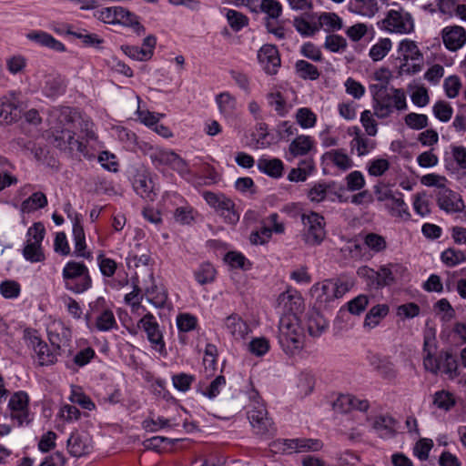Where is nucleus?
<instances>
[{
	"mask_svg": "<svg viewBox=\"0 0 466 466\" xmlns=\"http://www.w3.org/2000/svg\"><path fill=\"white\" fill-rule=\"evenodd\" d=\"M215 102L219 113L225 118H231L235 116L238 108L237 99L228 92H222L216 96Z\"/></svg>",
	"mask_w": 466,
	"mask_h": 466,
	"instance_id": "31",
	"label": "nucleus"
},
{
	"mask_svg": "<svg viewBox=\"0 0 466 466\" xmlns=\"http://www.w3.org/2000/svg\"><path fill=\"white\" fill-rule=\"evenodd\" d=\"M226 17L230 27L236 32L248 24V18L245 15L233 9L227 10Z\"/></svg>",
	"mask_w": 466,
	"mask_h": 466,
	"instance_id": "58",
	"label": "nucleus"
},
{
	"mask_svg": "<svg viewBox=\"0 0 466 466\" xmlns=\"http://www.w3.org/2000/svg\"><path fill=\"white\" fill-rule=\"evenodd\" d=\"M293 25L297 32L305 37L313 36L319 32L318 22L311 23L303 16L294 17Z\"/></svg>",
	"mask_w": 466,
	"mask_h": 466,
	"instance_id": "49",
	"label": "nucleus"
},
{
	"mask_svg": "<svg viewBox=\"0 0 466 466\" xmlns=\"http://www.w3.org/2000/svg\"><path fill=\"white\" fill-rule=\"evenodd\" d=\"M373 116H375L374 112L368 109L360 114V123L370 137H375L378 133V124Z\"/></svg>",
	"mask_w": 466,
	"mask_h": 466,
	"instance_id": "60",
	"label": "nucleus"
},
{
	"mask_svg": "<svg viewBox=\"0 0 466 466\" xmlns=\"http://www.w3.org/2000/svg\"><path fill=\"white\" fill-rule=\"evenodd\" d=\"M318 29L327 33L337 32L343 28V20L336 13L323 12L318 15Z\"/></svg>",
	"mask_w": 466,
	"mask_h": 466,
	"instance_id": "32",
	"label": "nucleus"
},
{
	"mask_svg": "<svg viewBox=\"0 0 466 466\" xmlns=\"http://www.w3.org/2000/svg\"><path fill=\"white\" fill-rule=\"evenodd\" d=\"M248 394L250 404L247 414L254 433L260 436H272L276 432V427L268 417L258 392L251 389Z\"/></svg>",
	"mask_w": 466,
	"mask_h": 466,
	"instance_id": "3",
	"label": "nucleus"
},
{
	"mask_svg": "<svg viewBox=\"0 0 466 466\" xmlns=\"http://www.w3.org/2000/svg\"><path fill=\"white\" fill-rule=\"evenodd\" d=\"M96 327L99 331L106 332L117 329V322L111 309H104L96 319Z\"/></svg>",
	"mask_w": 466,
	"mask_h": 466,
	"instance_id": "47",
	"label": "nucleus"
},
{
	"mask_svg": "<svg viewBox=\"0 0 466 466\" xmlns=\"http://www.w3.org/2000/svg\"><path fill=\"white\" fill-rule=\"evenodd\" d=\"M156 45V36L149 35L144 39L142 46H126L122 48L130 58L137 61H147L152 57Z\"/></svg>",
	"mask_w": 466,
	"mask_h": 466,
	"instance_id": "17",
	"label": "nucleus"
},
{
	"mask_svg": "<svg viewBox=\"0 0 466 466\" xmlns=\"http://www.w3.org/2000/svg\"><path fill=\"white\" fill-rule=\"evenodd\" d=\"M260 11L267 15L266 19H278L282 15V5L278 0H261Z\"/></svg>",
	"mask_w": 466,
	"mask_h": 466,
	"instance_id": "52",
	"label": "nucleus"
},
{
	"mask_svg": "<svg viewBox=\"0 0 466 466\" xmlns=\"http://www.w3.org/2000/svg\"><path fill=\"white\" fill-rule=\"evenodd\" d=\"M178 426V423L172 422L171 420L163 417H157V419H147L143 421V428L147 431L155 432L160 429L165 428H175Z\"/></svg>",
	"mask_w": 466,
	"mask_h": 466,
	"instance_id": "56",
	"label": "nucleus"
},
{
	"mask_svg": "<svg viewBox=\"0 0 466 466\" xmlns=\"http://www.w3.org/2000/svg\"><path fill=\"white\" fill-rule=\"evenodd\" d=\"M258 169L272 178H279L283 175L284 164L279 158L261 157L257 161Z\"/></svg>",
	"mask_w": 466,
	"mask_h": 466,
	"instance_id": "27",
	"label": "nucleus"
},
{
	"mask_svg": "<svg viewBox=\"0 0 466 466\" xmlns=\"http://www.w3.org/2000/svg\"><path fill=\"white\" fill-rule=\"evenodd\" d=\"M329 327V321L324 316L317 311L311 310L307 317V329L310 336H320Z\"/></svg>",
	"mask_w": 466,
	"mask_h": 466,
	"instance_id": "34",
	"label": "nucleus"
},
{
	"mask_svg": "<svg viewBox=\"0 0 466 466\" xmlns=\"http://www.w3.org/2000/svg\"><path fill=\"white\" fill-rule=\"evenodd\" d=\"M26 37L30 41L35 42L41 46L50 48L56 52H64L66 50V46L62 42L56 40L50 34L45 31H31L26 35Z\"/></svg>",
	"mask_w": 466,
	"mask_h": 466,
	"instance_id": "26",
	"label": "nucleus"
},
{
	"mask_svg": "<svg viewBox=\"0 0 466 466\" xmlns=\"http://www.w3.org/2000/svg\"><path fill=\"white\" fill-rule=\"evenodd\" d=\"M36 77L38 88L46 97L55 99L66 92V84L61 76L39 73Z\"/></svg>",
	"mask_w": 466,
	"mask_h": 466,
	"instance_id": "12",
	"label": "nucleus"
},
{
	"mask_svg": "<svg viewBox=\"0 0 466 466\" xmlns=\"http://www.w3.org/2000/svg\"><path fill=\"white\" fill-rule=\"evenodd\" d=\"M67 450L73 457H82L88 454L92 450L89 436L84 432H72L67 440Z\"/></svg>",
	"mask_w": 466,
	"mask_h": 466,
	"instance_id": "20",
	"label": "nucleus"
},
{
	"mask_svg": "<svg viewBox=\"0 0 466 466\" xmlns=\"http://www.w3.org/2000/svg\"><path fill=\"white\" fill-rule=\"evenodd\" d=\"M297 123L304 129L311 128L316 125L317 116L309 107H300L295 116Z\"/></svg>",
	"mask_w": 466,
	"mask_h": 466,
	"instance_id": "51",
	"label": "nucleus"
},
{
	"mask_svg": "<svg viewBox=\"0 0 466 466\" xmlns=\"http://www.w3.org/2000/svg\"><path fill=\"white\" fill-rule=\"evenodd\" d=\"M391 41L390 38H381L377 44L370 49V56L373 61H380L384 58L391 49Z\"/></svg>",
	"mask_w": 466,
	"mask_h": 466,
	"instance_id": "53",
	"label": "nucleus"
},
{
	"mask_svg": "<svg viewBox=\"0 0 466 466\" xmlns=\"http://www.w3.org/2000/svg\"><path fill=\"white\" fill-rule=\"evenodd\" d=\"M445 47L450 51H457L466 43V30L460 25L446 26L441 31Z\"/></svg>",
	"mask_w": 466,
	"mask_h": 466,
	"instance_id": "18",
	"label": "nucleus"
},
{
	"mask_svg": "<svg viewBox=\"0 0 466 466\" xmlns=\"http://www.w3.org/2000/svg\"><path fill=\"white\" fill-rule=\"evenodd\" d=\"M350 146L352 149H356L359 157H362L372 151L376 147L377 143L375 140L362 135L359 127H355V137L351 140Z\"/></svg>",
	"mask_w": 466,
	"mask_h": 466,
	"instance_id": "36",
	"label": "nucleus"
},
{
	"mask_svg": "<svg viewBox=\"0 0 466 466\" xmlns=\"http://www.w3.org/2000/svg\"><path fill=\"white\" fill-rule=\"evenodd\" d=\"M295 70L302 79L316 80L320 75L316 66L305 60H298L295 64Z\"/></svg>",
	"mask_w": 466,
	"mask_h": 466,
	"instance_id": "48",
	"label": "nucleus"
},
{
	"mask_svg": "<svg viewBox=\"0 0 466 466\" xmlns=\"http://www.w3.org/2000/svg\"><path fill=\"white\" fill-rule=\"evenodd\" d=\"M410 279L408 268L400 263H389L379 268L377 289Z\"/></svg>",
	"mask_w": 466,
	"mask_h": 466,
	"instance_id": "11",
	"label": "nucleus"
},
{
	"mask_svg": "<svg viewBox=\"0 0 466 466\" xmlns=\"http://www.w3.org/2000/svg\"><path fill=\"white\" fill-rule=\"evenodd\" d=\"M267 99L268 102V105L273 107V109L276 111V113L280 116H284L289 112V106L287 104L286 99L281 95V93H270L267 96Z\"/></svg>",
	"mask_w": 466,
	"mask_h": 466,
	"instance_id": "54",
	"label": "nucleus"
},
{
	"mask_svg": "<svg viewBox=\"0 0 466 466\" xmlns=\"http://www.w3.org/2000/svg\"><path fill=\"white\" fill-rule=\"evenodd\" d=\"M438 205L446 212H458L463 208L461 200L458 199L456 193L442 187L438 193Z\"/></svg>",
	"mask_w": 466,
	"mask_h": 466,
	"instance_id": "28",
	"label": "nucleus"
},
{
	"mask_svg": "<svg viewBox=\"0 0 466 466\" xmlns=\"http://www.w3.org/2000/svg\"><path fill=\"white\" fill-rule=\"evenodd\" d=\"M216 269L210 263H203L195 272V279L200 285L214 281Z\"/></svg>",
	"mask_w": 466,
	"mask_h": 466,
	"instance_id": "57",
	"label": "nucleus"
},
{
	"mask_svg": "<svg viewBox=\"0 0 466 466\" xmlns=\"http://www.w3.org/2000/svg\"><path fill=\"white\" fill-rule=\"evenodd\" d=\"M48 339L53 348L59 352L62 347L68 345L70 332L63 325H55L48 329Z\"/></svg>",
	"mask_w": 466,
	"mask_h": 466,
	"instance_id": "35",
	"label": "nucleus"
},
{
	"mask_svg": "<svg viewBox=\"0 0 466 466\" xmlns=\"http://www.w3.org/2000/svg\"><path fill=\"white\" fill-rule=\"evenodd\" d=\"M195 381V376L187 373H178L172 377L173 386L181 392H187L192 383Z\"/></svg>",
	"mask_w": 466,
	"mask_h": 466,
	"instance_id": "63",
	"label": "nucleus"
},
{
	"mask_svg": "<svg viewBox=\"0 0 466 466\" xmlns=\"http://www.w3.org/2000/svg\"><path fill=\"white\" fill-rule=\"evenodd\" d=\"M378 25L380 29L401 35L410 34L414 30L411 15L403 9L390 10L385 18Z\"/></svg>",
	"mask_w": 466,
	"mask_h": 466,
	"instance_id": "7",
	"label": "nucleus"
},
{
	"mask_svg": "<svg viewBox=\"0 0 466 466\" xmlns=\"http://www.w3.org/2000/svg\"><path fill=\"white\" fill-rule=\"evenodd\" d=\"M438 342L435 334L425 331L423 335V367L432 374L442 371L449 379H455L460 375L459 365L456 357L450 351H441L436 356Z\"/></svg>",
	"mask_w": 466,
	"mask_h": 466,
	"instance_id": "2",
	"label": "nucleus"
},
{
	"mask_svg": "<svg viewBox=\"0 0 466 466\" xmlns=\"http://www.w3.org/2000/svg\"><path fill=\"white\" fill-rule=\"evenodd\" d=\"M397 421L389 415H380L372 420V429L380 438L389 439L396 433Z\"/></svg>",
	"mask_w": 466,
	"mask_h": 466,
	"instance_id": "29",
	"label": "nucleus"
},
{
	"mask_svg": "<svg viewBox=\"0 0 466 466\" xmlns=\"http://www.w3.org/2000/svg\"><path fill=\"white\" fill-rule=\"evenodd\" d=\"M25 339L28 346L33 349L36 356V362L39 366L53 365L57 360V352L55 349L52 350L47 344L36 336L35 332L25 330Z\"/></svg>",
	"mask_w": 466,
	"mask_h": 466,
	"instance_id": "10",
	"label": "nucleus"
},
{
	"mask_svg": "<svg viewBox=\"0 0 466 466\" xmlns=\"http://www.w3.org/2000/svg\"><path fill=\"white\" fill-rule=\"evenodd\" d=\"M301 220L306 228L305 241L312 246L320 244L326 236L324 218L312 211L302 214Z\"/></svg>",
	"mask_w": 466,
	"mask_h": 466,
	"instance_id": "9",
	"label": "nucleus"
},
{
	"mask_svg": "<svg viewBox=\"0 0 466 466\" xmlns=\"http://www.w3.org/2000/svg\"><path fill=\"white\" fill-rule=\"evenodd\" d=\"M258 59L262 68L268 75H275L280 66L279 50L272 45L263 46L258 53Z\"/></svg>",
	"mask_w": 466,
	"mask_h": 466,
	"instance_id": "16",
	"label": "nucleus"
},
{
	"mask_svg": "<svg viewBox=\"0 0 466 466\" xmlns=\"http://www.w3.org/2000/svg\"><path fill=\"white\" fill-rule=\"evenodd\" d=\"M314 147V141L311 137L300 135L298 136L289 147V150L293 157L307 155Z\"/></svg>",
	"mask_w": 466,
	"mask_h": 466,
	"instance_id": "38",
	"label": "nucleus"
},
{
	"mask_svg": "<svg viewBox=\"0 0 466 466\" xmlns=\"http://www.w3.org/2000/svg\"><path fill=\"white\" fill-rule=\"evenodd\" d=\"M405 124L411 129L420 130L428 127V116L424 114L409 113L405 116Z\"/></svg>",
	"mask_w": 466,
	"mask_h": 466,
	"instance_id": "64",
	"label": "nucleus"
},
{
	"mask_svg": "<svg viewBox=\"0 0 466 466\" xmlns=\"http://www.w3.org/2000/svg\"><path fill=\"white\" fill-rule=\"evenodd\" d=\"M46 229L41 222L34 223L26 233V242L23 248V256L31 263L42 262L46 259L42 248V241L45 238Z\"/></svg>",
	"mask_w": 466,
	"mask_h": 466,
	"instance_id": "6",
	"label": "nucleus"
},
{
	"mask_svg": "<svg viewBox=\"0 0 466 466\" xmlns=\"http://www.w3.org/2000/svg\"><path fill=\"white\" fill-rule=\"evenodd\" d=\"M152 182L147 176L138 174L134 177L133 187L135 191L143 198L153 199Z\"/></svg>",
	"mask_w": 466,
	"mask_h": 466,
	"instance_id": "46",
	"label": "nucleus"
},
{
	"mask_svg": "<svg viewBox=\"0 0 466 466\" xmlns=\"http://www.w3.org/2000/svg\"><path fill=\"white\" fill-rule=\"evenodd\" d=\"M64 287L66 290L81 294L92 287V279L87 267L82 262L68 261L62 271Z\"/></svg>",
	"mask_w": 466,
	"mask_h": 466,
	"instance_id": "4",
	"label": "nucleus"
},
{
	"mask_svg": "<svg viewBox=\"0 0 466 466\" xmlns=\"http://www.w3.org/2000/svg\"><path fill=\"white\" fill-rule=\"evenodd\" d=\"M69 218L73 223L74 255L91 260L93 256L92 252L86 249V234L81 224L80 216L78 214L74 217L69 215Z\"/></svg>",
	"mask_w": 466,
	"mask_h": 466,
	"instance_id": "14",
	"label": "nucleus"
},
{
	"mask_svg": "<svg viewBox=\"0 0 466 466\" xmlns=\"http://www.w3.org/2000/svg\"><path fill=\"white\" fill-rule=\"evenodd\" d=\"M116 24L133 27L138 35H143L146 31L145 26L138 22L137 15L122 6H116Z\"/></svg>",
	"mask_w": 466,
	"mask_h": 466,
	"instance_id": "30",
	"label": "nucleus"
},
{
	"mask_svg": "<svg viewBox=\"0 0 466 466\" xmlns=\"http://www.w3.org/2000/svg\"><path fill=\"white\" fill-rule=\"evenodd\" d=\"M303 299L297 292L287 290L277 300L281 317L279 324V343L287 355L297 354L303 347V335L297 314L301 310Z\"/></svg>",
	"mask_w": 466,
	"mask_h": 466,
	"instance_id": "1",
	"label": "nucleus"
},
{
	"mask_svg": "<svg viewBox=\"0 0 466 466\" xmlns=\"http://www.w3.org/2000/svg\"><path fill=\"white\" fill-rule=\"evenodd\" d=\"M224 327L236 340L245 339L251 331L249 325L239 315L233 313L224 319Z\"/></svg>",
	"mask_w": 466,
	"mask_h": 466,
	"instance_id": "21",
	"label": "nucleus"
},
{
	"mask_svg": "<svg viewBox=\"0 0 466 466\" xmlns=\"http://www.w3.org/2000/svg\"><path fill=\"white\" fill-rule=\"evenodd\" d=\"M441 261L448 267H454L466 260L463 251L455 248H447L441 254Z\"/></svg>",
	"mask_w": 466,
	"mask_h": 466,
	"instance_id": "55",
	"label": "nucleus"
},
{
	"mask_svg": "<svg viewBox=\"0 0 466 466\" xmlns=\"http://www.w3.org/2000/svg\"><path fill=\"white\" fill-rule=\"evenodd\" d=\"M436 118L441 122H448L453 114L451 105L445 101H438L432 107Z\"/></svg>",
	"mask_w": 466,
	"mask_h": 466,
	"instance_id": "62",
	"label": "nucleus"
},
{
	"mask_svg": "<svg viewBox=\"0 0 466 466\" xmlns=\"http://www.w3.org/2000/svg\"><path fill=\"white\" fill-rule=\"evenodd\" d=\"M96 357V352L91 347L85 348L79 350L73 358V363L67 364L71 370H76L77 368H82L87 365Z\"/></svg>",
	"mask_w": 466,
	"mask_h": 466,
	"instance_id": "50",
	"label": "nucleus"
},
{
	"mask_svg": "<svg viewBox=\"0 0 466 466\" xmlns=\"http://www.w3.org/2000/svg\"><path fill=\"white\" fill-rule=\"evenodd\" d=\"M333 407L340 412H349L352 410L367 411L370 403L367 400H360L351 394H341L334 401Z\"/></svg>",
	"mask_w": 466,
	"mask_h": 466,
	"instance_id": "23",
	"label": "nucleus"
},
{
	"mask_svg": "<svg viewBox=\"0 0 466 466\" xmlns=\"http://www.w3.org/2000/svg\"><path fill=\"white\" fill-rule=\"evenodd\" d=\"M408 107L406 95L403 89L390 87L389 92L381 96L372 104L374 115L384 119L389 117L395 110L404 111Z\"/></svg>",
	"mask_w": 466,
	"mask_h": 466,
	"instance_id": "5",
	"label": "nucleus"
},
{
	"mask_svg": "<svg viewBox=\"0 0 466 466\" xmlns=\"http://www.w3.org/2000/svg\"><path fill=\"white\" fill-rule=\"evenodd\" d=\"M216 212L228 224H236L239 219V215L234 208V203L226 196L223 200H220V206Z\"/></svg>",
	"mask_w": 466,
	"mask_h": 466,
	"instance_id": "42",
	"label": "nucleus"
},
{
	"mask_svg": "<svg viewBox=\"0 0 466 466\" xmlns=\"http://www.w3.org/2000/svg\"><path fill=\"white\" fill-rule=\"evenodd\" d=\"M29 397L25 391L15 392L8 402L11 418L15 420L18 425L28 424L31 420L29 413Z\"/></svg>",
	"mask_w": 466,
	"mask_h": 466,
	"instance_id": "13",
	"label": "nucleus"
},
{
	"mask_svg": "<svg viewBox=\"0 0 466 466\" xmlns=\"http://www.w3.org/2000/svg\"><path fill=\"white\" fill-rule=\"evenodd\" d=\"M225 385V377L218 375L208 386H205V383L199 382L198 390L208 399H214L220 393L221 389Z\"/></svg>",
	"mask_w": 466,
	"mask_h": 466,
	"instance_id": "44",
	"label": "nucleus"
},
{
	"mask_svg": "<svg viewBox=\"0 0 466 466\" xmlns=\"http://www.w3.org/2000/svg\"><path fill=\"white\" fill-rule=\"evenodd\" d=\"M145 154L148 156L153 165L156 167L160 166H168L171 162V157L173 155L172 150L165 149L158 147H154L148 144L145 145Z\"/></svg>",
	"mask_w": 466,
	"mask_h": 466,
	"instance_id": "33",
	"label": "nucleus"
},
{
	"mask_svg": "<svg viewBox=\"0 0 466 466\" xmlns=\"http://www.w3.org/2000/svg\"><path fill=\"white\" fill-rule=\"evenodd\" d=\"M390 308L387 304H378L372 307L366 314L364 327L374 329L388 315Z\"/></svg>",
	"mask_w": 466,
	"mask_h": 466,
	"instance_id": "37",
	"label": "nucleus"
},
{
	"mask_svg": "<svg viewBox=\"0 0 466 466\" xmlns=\"http://www.w3.org/2000/svg\"><path fill=\"white\" fill-rule=\"evenodd\" d=\"M348 11L363 17L371 18L379 11L377 0H349Z\"/></svg>",
	"mask_w": 466,
	"mask_h": 466,
	"instance_id": "25",
	"label": "nucleus"
},
{
	"mask_svg": "<svg viewBox=\"0 0 466 466\" xmlns=\"http://www.w3.org/2000/svg\"><path fill=\"white\" fill-rule=\"evenodd\" d=\"M47 205V198L43 192H35L21 204V210L24 213H30Z\"/></svg>",
	"mask_w": 466,
	"mask_h": 466,
	"instance_id": "41",
	"label": "nucleus"
},
{
	"mask_svg": "<svg viewBox=\"0 0 466 466\" xmlns=\"http://www.w3.org/2000/svg\"><path fill=\"white\" fill-rule=\"evenodd\" d=\"M57 118L64 127L56 129L54 133V145L60 150L66 151V133H73L69 125L73 122L70 107H63L58 110Z\"/></svg>",
	"mask_w": 466,
	"mask_h": 466,
	"instance_id": "19",
	"label": "nucleus"
},
{
	"mask_svg": "<svg viewBox=\"0 0 466 466\" xmlns=\"http://www.w3.org/2000/svg\"><path fill=\"white\" fill-rule=\"evenodd\" d=\"M370 364L383 380H393L398 375L394 363L387 357L372 355Z\"/></svg>",
	"mask_w": 466,
	"mask_h": 466,
	"instance_id": "24",
	"label": "nucleus"
},
{
	"mask_svg": "<svg viewBox=\"0 0 466 466\" xmlns=\"http://www.w3.org/2000/svg\"><path fill=\"white\" fill-rule=\"evenodd\" d=\"M325 158L341 171H346L353 166L352 159L342 149H333L327 152Z\"/></svg>",
	"mask_w": 466,
	"mask_h": 466,
	"instance_id": "39",
	"label": "nucleus"
},
{
	"mask_svg": "<svg viewBox=\"0 0 466 466\" xmlns=\"http://www.w3.org/2000/svg\"><path fill=\"white\" fill-rule=\"evenodd\" d=\"M347 46L346 39L336 34L327 35L324 42V47L333 53L344 51L347 48Z\"/></svg>",
	"mask_w": 466,
	"mask_h": 466,
	"instance_id": "59",
	"label": "nucleus"
},
{
	"mask_svg": "<svg viewBox=\"0 0 466 466\" xmlns=\"http://www.w3.org/2000/svg\"><path fill=\"white\" fill-rule=\"evenodd\" d=\"M281 444L283 445L282 451L286 453L317 451L323 447L319 440L306 438L285 439Z\"/></svg>",
	"mask_w": 466,
	"mask_h": 466,
	"instance_id": "15",
	"label": "nucleus"
},
{
	"mask_svg": "<svg viewBox=\"0 0 466 466\" xmlns=\"http://www.w3.org/2000/svg\"><path fill=\"white\" fill-rule=\"evenodd\" d=\"M399 51L403 56V60L406 62L408 60L422 62L423 60L421 52L416 43L412 40H402L399 45Z\"/></svg>",
	"mask_w": 466,
	"mask_h": 466,
	"instance_id": "40",
	"label": "nucleus"
},
{
	"mask_svg": "<svg viewBox=\"0 0 466 466\" xmlns=\"http://www.w3.org/2000/svg\"><path fill=\"white\" fill-rule=\"evenodd\" d=\"M137 327L142 329L147 334V338L151 345V348L157 351L159 354L166 356V343L164 340L163 333L155 316L152 313L147 312L139 319Z\"/></svg>",
	"mask_w": 466,
	"mask_h": 466,
	"instance_id": "8",
	"label": "nucleus"
},
{
	"mask_svg": "<svg viewBox=\"0 0 466 466\" xmlns=\"http://www.w3.org/2000/svg\"><path fill=\"white\" fill-rule=\"evenodd\" d=\"M364 244L373 252H380L387 247L384 237L377 233H368L364 237Z\"/></svg>",
	"mask_w": 466,
	"mask_h": 466,
	"instance_id": "61",
	"label": "nucleus"
},
{
	"mask_svg": "<svg viewBox=\"0 0 466 466\" xmlns=\"http://www.w3.org/2000/svg\"><path fill=\"white\" fill-rule=\"evenodd\" d=\"M398 195L399 197L393 196L390 199V203L387 205V208H390L392 216L409 220L410 218L409 208L401 198L402 194L398 193Z\"/></svg>",
	"mask_w": 466,
	"mask_h": 466,
	"instance_id": "45",
	"label": "nucleus"
},
{
	"mask_svg": "<svg viewBox=\"0 0 466 466\" xmlns=\"http://www.w3.org/2000/svg\"><path fill=\"white\" fill-rule=\"evenodd\" d=\"M20 117L17 100L13 96H6L0 98V124L8 125L15 122Z\"/></svg>",
	"mask_w": 466,
	"mask_h": 466,
	"instance_id": "22",
	"label": "nucleus"
},
{
	"mask_svg": "<svg viewBox=\"0 0 466 466\" xmlns=\"http://www.w3.org/2000/svg\"><path fill=\"white\" fill-rule=\"evenodd\" d=\"M147 300L156 308L161 309L166 306L167 300V293L163 287L152 285L145 291Z\"/></svg>",
	"mask_w": 466,
	"mask_h": 466,
	"instance_id": "43",
	"label": "nucleus"
}]
</instances>
